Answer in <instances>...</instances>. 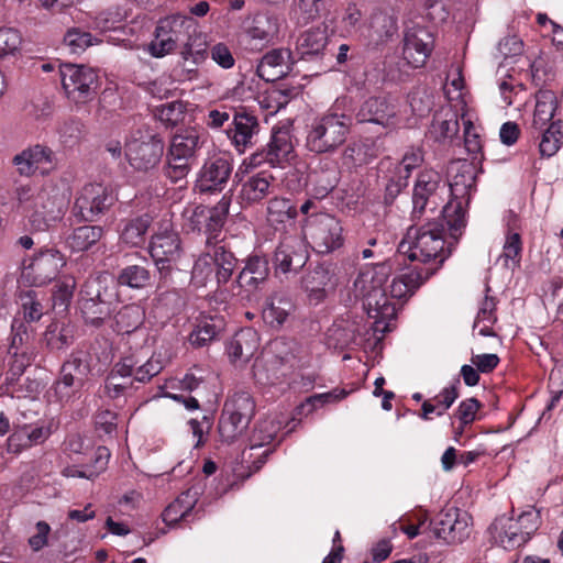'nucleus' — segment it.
<instances>
[{"mask_svg":"<svg viewBox=\"0 0 563 563\" xmlns=\"http://www.w3.org/2000/svg\"><path fill=\"white\" fill-rule=\"evenodd\" d=\"M88 355L84 352H74L60 368L59 379L54 385L55 394L60 401H68L79 391L90 374Z\"/></svg>","mask_w":563,"mask_h":563,"instance_id":"15","label":"nucleus"},{"mask_svg":"<svg viewBox=\"0 0 563 563\" xmlns=\"http://www.w3.org/2000/svg\"><path fill=\"white\" fill-rule=\"evenodd\" d=\"M470 520L466 511L454 506L445 507L434 521L433 533L449 544L462 543L470 537Z\"/></svg>","mask_w":563,"mask_h":563,"instance_id":"18","label":"nucleus"},{"mask_svg":"<svg viewBox=\"0 0 563 563\" xmlns=\"http://www.w3.org/2000/svg\"><path fill=\"white\" fill-rule=\"evenodd\" d=\"M223 329V320L218 317L203 318L189 335L192 346L202 347L216 340Z\"/></svg>","mask_w":563,"mask_h":563,"instance_id":"43","label":"nucleus"},{"mask_svg":"<svg viewBox=\"0 0 563 563\" xmlns=\"http://www.w3.org/2000/svg\"><path fill=\"white\" fill-rule=\"evenodd\" d=\"M194 29L197 27L190 18L181 14L165 16L157 22L154 38L147 44L146 51L151 56L162 58L173 53Z\"/></svg>","mask_w":563,"mask_h":563,"instance_id":"10","label":"nucleus"},{"mask_svg":"<svg viewBox=\"0 0 563 563\" xmlns=\"http://www.w3.org/2000/svg\"><path fill=\"white\" fill-rule=\"evenodd\" d=\"M110 459V451L106 446H98L95 452L93 464L86 465L82 470L77 467H66L63 475L66 477H81L93 479L107 468Z\"/></svg>","mask_w":563,"mask_h":563,"instance_id":"46","label":"nucleus"},{"mask_svg":"<svg viewBox=\"0 0 563 563\" xmlns=\"http://www.w3.org/2000/svg\"><path fill=\"white\" fill-rule=\"evenodd\" d=\"M200 37V33L197 29H194L192 33L183 41L184 43L179 51L180 60L178 63L191 62L192 65H199L206 59L207 51L205 43H198Z\"/></svg>","mask_w":563,"mask_h":563,"instance_id":"49","label":"nucleus"},{"mask_svg":"<svg viewBox=\"0 0 563 563\" xmlns=\"http://www.w3.org/2000/svg\"><path fill=\"white\" fill-rule=\"evenodd\" d=\"M22 43V36L16 29L0 27V58L14 54Z\"/></svg>","mask_w":563,"mask_h":563,"instance_id":"61","label":"nucleus"},{"mask_svg":"<svg viewBox=\"0 0 563 563\" xmlns=\"http://www.w3.org/2000/svg\"><path fill=\"white\" fill-rule=\"evenodd\" d=\"M338 279L332 264L319 263L301 278V287L312 305L321 303L336 287Z\"/></svg>","mask_w":563,"mask_h":563,"instance_id":"19","label":"nucleus"},{"mask_svg":"<svg viewBox=\"0 0 563 563\" xmlns=\"http://www.w3.org/2000/svg\"><path fill=\"white\" fill-rule=\"evenodd\" d=\"M437 273L435 267H421L419 264L412 266L408 272L396 276L390 286L389 295L395 299L411 297L431 276Z\"/></svg>","mask_w":563,"mask_h":563,"instance_id":"28","label":"nucleus"},{"mask_svg":"<svg viewBox=\"0 0 563 563\" xmlns=\"http://www.w3.org/2000/svg\"><path fill=\"white\" fill-rule=\"evenodd\" d=\"M100 225H81L75 228L66 238V245L73 252H86L96 245L103 236Z\"/></svg>","mask_w":563,"mask_h":563,"instance_id":"39","label":"nucleus"},{"mask_svg":"<svg viewBox=\"0 0 563 563\" xmlns=\"http://www.w3.org/2000/svg\"><path fill=\"white\" fill-rule=\"evenodd\" d=\"M308 260L307 249L298 235H285L279 242L274 265L277 272L287 274L302 268Z\"/></svg>","mask_w":563,"mask_h":563,"instance_id":"22","label":"nucleus"},{"mask_svg":"<svg viewBox=\"0 0 563 563\" xmlns=\"http://www.w3.org/2000/svg\"><path fill=\"white\" fill-rule=\"evenodd\" d=\"M295 157L290 131L287 128H274L266 147L252 155L253 165L268 163L271 166H283Z\"/></svg>","mask_w":563,"mask_h":563,"instance_id":"21","label":"nucleus"},{"mask_svg":"<svg viewBox=\"0 0 563 563\" xmlns=\"http://www.w3.org/2000/svg\"><path fill=\"white\" fill-rule=\"evenodd\" d=\"M374 154L371 147L364 142H352L343 151V159L345 164L356 167L368 164Z\"/></svg>","mask_w":563,"mask_h":563,"instance_id":"54","label":"nucleus"},{"mask_svg":"<svg viewBox=\"0 0 563 563\" xmlns=\"http://www.w3.org/2000/svg\"><path fill=\"white\" fill-rule=\"evenodd\" d=\"M562 129L563 121L555 120L552 121L550 125L545 126L542 131H538L541 133L539 152L542 157H551L559 151L561 139L563 136Z\"/></svg>","mask_w":563,"mask_h":563,"instance_id":"47","label":"nucleus"},{"mask_svg":"<svg viewBox=\"0 0 563 563\" xmlns=\"http://www.w3.org/2000/svg\"><path fill=\"white\" fill-rule=\"evenodd\" d=\"M230 206L231 195L225 194L216 206L208 208V213L206 214V233L208 234L207 243H210L211 239H216L223 228L229 214Z\"/></svg>","mask_w":563,"mask_h":563,"instance_id":"45","label":"nucleus"},{"mask_svg":"<svg viewBox=\"0 0 563 563\" xmlns=\"http://www.w3.org/2000/svg\"><path fill=\"white\" fill-rule=\"evenodd\" d=\"M202 143L201 134L197 130H184L174 135L169 146V156L190 159L195 156L196 151L202 145Z\"/></svg>","mask_w":563,"mask_h":563,"instance_id":"41","label":"nucleus"},{"mask_svg":"<svg viewBox=\"0 0 563 563\" xmlns=\"http://www.w3.org/2000/svg\"><path fill=\"white\" fill-rule=\"evenodd\" d=\"M459 129L457 114L454 112H446L444 115H437L433 119L430 133L437 141H442L455 136Z\"/></svg>","mask_w":563,"mask_h":563,"instance_id":"53","label":"nucleus"},{"mask_svg":"<svg viewBox=\"0 0 563 563\" xmlns=\"http://www.w3.org/2000/svg\"><path fill=\"white\" fill-rule=\"evenodd\" d=\"M135 360L139 361L136 366L134 367L133 380L139 383H146L151 380L154 376L158 375L163 369V363L159 358L151 356L145 363H141V360L133 355Z\"/></svg>","mask_w":563,"mask_h":563,"instance_id":"58","label":"nucleus"},{"mask_svg":"<svg viewBox=\"0 0 563 563\" xmlns=\"http://www.w3.org/2000/svg\"><path fill=\"white\" fill-rule=\"evenodd\" d=\"M363 13L355 3H349L341 16V27L347 34L355 33L362 24Z\"/></svg>","mask_w":563,"mask_h":563,"instance_id":"63","label":"nucleus"},{"mask_svg":"<svg viewBox=\"0 0 563 563\" xmlns=\"http://www.w3.org/2000/svg\"><path fill=\"white\" fill-rule=\"evenodd\" d=\"M460 380H455L451 386L444 387L433 399V404L438 406L437 416H442L459 397L457 386Z\"/></svg>","mask_w":563,"mask_h":563,"instance_id":"64","label":"nucleus"},{"mask_svg":"<svg viewBox=\"0 0 563 563\" xmlns=\"http://www.w3.org/2000/svg\"><path fill=\"white\" fill-rule=\"evenodd\" d=\"M155 117L167 126H175L184 118V104L173 101L156 108Z\"/></svg>","mask_w":563,"mask_h":563,"instance_id":"59","label":"nucleus"},{"mask_svg":"<svg viewBox=\"0 0 563 563\" xmlns=\"http://www.w3.org/2000/svg\"><path fill=\"white\" fill-rule=\"evenodd\" d=\"M389 275V266L379 264L362 269L353 284L355 297L363 301V309L375 322L394 319L396 305L390 301L384 284Z\"/></svg>","mask_w":563,"mask_h":563,"instance_id":"4","label":"nucleus"},{"mask_svg":"<svg viewBox=\"0 0 563 563\" xmlns=\"http://www.w3.org/2000/svg\"><path fill=\"white\" fill-rule=\"evenodd\" d=\"M295 311L296 305L291 296L278 291L266 298L262 310V318L272 329L279 330L294 316Z\"/></svg>","mask_w":563,"mask_h":563,"instance_id":"27","label":"nucleus"},{"mask_svg":"<svg viewBox=\"0 0 563 563\" xmlns=\"http://www.w3.org/2000/svg\"><path fill=\"white\" fill-rule=\"evenodd\" d=\"M446 184L439 173L432 169L421 172L412 192V220H420L427 210L434 211L443 201Z\"/></svg>","mask_w":563,"mask_h":563,"instance_id":"14","label":"nucleus"},{"mask_svg":"<svg viewBox=\"0 0 563 563\" xmlns=\"http://www.w3.org/2000/svg\"><path fill=\"white\" fill-rule=\"evenodd\" d=\"M12 335L11 342L9 346V353L18 357L21 355L25 356V351L23 347L29 343L30 334L29 329L25 322L19 318H14L11 324Z\"/></svg>","mask_w":563,"mask_h":563,"instance_id":"55","label":"nucleus"},{"mask_svg":"<svg viewBox=\"0 0 563 563\" xmlns=\"http://www.w3.org/2000/svg\"><path fill=\"white\" fill-rule=\"evenodd\" d=\"M540 510L534 507L522 511L517 519L500 516L488 527L489 540L506 550L526 544L539 529Z\"/></svg>","mask_w":563,"mask_h":563,"instance_id":"6","label":"nucleus"},{"mask_svg":"<svg viewBox=\"0 0 563 563\" xmlns=\"http://www.w3.org/2000/svg\"><path fill=\"white\" fill-rule=\"evenodd\" d=\"M297 216V207L289 198L274 197L267 202L266 220L275 230H284L287 223L294 224Z\"/></svg>","mask_w":563,"mask_h":563,"instance_id":"32","label":"nucleus"},{"mask_svg":"<svg viewBox=\"0 0 563 563\" xmlns=\"http://www.w3.org/2000/svg\"><path fill=\"white\" fill-rule=\"evenodd\" d=\"M260 130V122L255 115L246 111H238L233 117L232 128L227 131V134L234 148L242 154L256 144Z\"/></svg>","mask_w":563,"mask_h":563,"instance_id":"24","label":"nucleus"},{"mask_svg":"<svg viewBox=\"0 0 563 563\" xmlns=\"http://www.w3.org/2000/svg\"><path fill=\"white\" fill-rule=\"evenodd\" d=\"M59 76L67 98L75 103H86L97 95L99 80L92 68L64 64L59 67Z\"/></svg>","mask_w":563,"mask_h":563,"instance_id":"13","label":"nucleus"},{"mask_svg":"<svg viewBox=\"0 0 563 563\" xmlns=\"http://www.w3.org/2000/svg\"><path fill=\"white\" fill-rule=\"evenodd\" d=\"M148 253L159 273L161 280L166 283L184 253L180 236L170 219L163 218L157 223L148 243Z\"/></svg>","mask_w":563,"mask_h":563,"instance_id":"8","label":"nucleus"},{"mask_svg":"<svg viewBox=\"0 0 563 563\" xmlns=\"http://www.w3.org/2000/svg\"><path fill=\"white\" fill-rule=\"evenodd\" d=\"M164 141L150 128L137 129L124 144V155L129 165L140 173L155 169L164 154Z\"/></svg>","mask_w":563,"mask_h":563,"instance_id":"9","label":"nucleus"},{"mask_svg":"<svg viewBox=\"0 0 563 563\" xmlns=\"http://www.w3.org/2000/svg\"><path fill=\"white\" fill-rule=\"evenodd\" d=\"M295 64L288 48H274L267 52L257 65V75L265 81H276L287 76Z\"/></svg>","mask_w":563,"mask_h":563,"instance_id":"26","label":"nucleus"},{"mask_svg":"<svg viewBox=\"0 0 563 563\" xmlns=\"http://www.w3.org/2000/svg\"><path fill=\"white\" fill-rule=\"evenodd\" d=\"M85 321L93 327H100L103 323L108 309L104 305L97 302L95 299H86L81 307Z\"/></svg>","mask_w":563,"mask_h":563,"instance_id":"62","label":"nucleus"},{"mask_svg":"<svg viewBox=\"0 0 563 563\" xmlns=\"http://www.w3.org/2000/svg\"><path fill=\"white\" fill-rule=\"evenodd\" d=\"M443 222L444 219L441 222L434 219L409 227L399 243V252L423 264L421 267H435L438 272L451 254L450 244L445 245Z\"/></svg>","mask_w":563,"mask_h":563,"instance_id":"2","label":"nucleus"},{"mask_svg":"<svg viewBox=\"0 0 563 563\" xmlns=\"http://www.w3.org/2000/svg\"><path fill=\"white\" fill-rule=\"evenodd\" d=\"M115 331L120 334H139L145 320V311L140 305H126L114 317Z\"/></svg>","mask_w":563,"mask_h":563,"instance_id":"40","label":"nucleus"},{"mask_svg":"<svg viewBox=\"0 0 563 563\" xmlns=\"http://www.w3.org/2000/svg\"><path fill=\"white\" fill-rule=\"evenodd\" d=\"M328 48V30L325 25L303 32L297 40V51L301 58L319 55Z\"/></svg>","mask_w":563,"mask_h":563,"instance_id":"37","label":"nucleus"},{"mask_svg":"<svg viewBox=\"0 0 563 563\" xmlns=\"http://www.w3.org/2000/svg\"><path fill=\"white\" fill-rule=\"evenodd\" d=\"M269 274L268 261L262 256H251L239 273L235 284L246 292L257 290L265 283Z\"/></svg>","mask_w":563,"mask_h":563,"instance_id":"30","label":"nucleus"},{"mask_svg":"<svg viewBox=\"0 0 563 563\" xmlns=\"http://www.w3.org/2000/svg\"><path fill=\"white\" fill-rule=\"evenodd\" d=\"M397 19L382 10L373 12L369 20V41L380 45L390 40L397 32Z\"/></svg>","mask_w":563,"mask_h":563,"instance_id":"35","label":"nucleus"},{"mask_svg":"<svg viewBox=\"0 0 563 563\" xmlns=\"http://www.w3.org/2000/svg\"><path fill=\"white\" fill-rule=\"evenodd\" d=\"M256 410V405L250 391L234 390L223 405L218 423L222 442L232 443L244 434Z\"/></svg>","mask_w":563,"mask_h":563,"instance_id":"7","label":"nucleus"},{"mask_svg":"<svg viewBox=\"0 0 563 563\" xmlns=\"http://www.w3.org/2000/svg\"><path fill=\"white\" fill-rule=\"evenodd\" d=\"M258 346V336L253 329H243L239 331L227 346L228 355L231 362H247L255 353Z\"/></svg>","mask_w":563,"mask_h":563,"instance_id":"33","label":"nucleus"},{"mask_svg":"<svg viewBox=\"0 0 563 563\" xmlns=\"http://www.w3.org/2000/svg\"><path fill=\"white\" fill-rule=\"evenodd\" d=\"M558 108V98L552 90H539L536 95V108L531 128L536 131H542L552 122Z\"/></svg>","mask_w":563,"mask_h":563,"instance_id":"38","label":"nucleus"},{"mask_svg":"<svg viewBox=\"0 0 563 563\" xmlns=\"http://www.w3.org/2000/svg\"><path fill=\"white\" fill-rule=\"evenodd\" d=\"M115 200L110 187L100 183L86 184L76 192L71 214L78 222H93L106 214Z\"/></svg>","mask_w":563,"mask_h":563,"instance_id":"11","label":"nucleus"},{"mask_svg":"<svg viewBox=\"0 0 563 563\" xmlns=\"http://www.w3.org/2000/svg\"><path fill=\"white\" fill-rule=\"evenodd\" d=\"M19 299L23 314L22 320L26 322L38 321L43 314V307L36 299L35 292L33 290L21 292Z\"/></svg>","mask_w":563,"mask_h":563,"instance_id":"57","label":"nucleus"},{"mask_svg":"<svg viewBox=\"0 0 563 563\" xmlns=\"http://www.w3.org/2000/svg\"><path fill=\"white\" fill-rule=\"evenodd\" d=\"M152 218L148 214H142L132 219L122 221L120 230V242L130 246L139 247L145 243V235L151 227Z\"/></svg>","mask_w":563,"mask_h":563,"instance_id":"36","label":"nucleus"},{"mask_svg":"<svg viewBox=\"0 0 563 563\" xmlns=\"http://www.w3.org/2000/svg\"><path fill=\"white\" fill-rule=\"evenodd\" d=\"M197 503L196 495H178L164 510L162 517L167 525H174L179 520L186 519L189 511Z\"/></svg>","mask_w":563,"mask_h":563,"instance_id":"51","label":"nucleus"},{"mask_svg":"<svg viewBox=\"0 0 563 563\" xmlns=\"http://www.w3.org/2000/svg\"><path fill=\"white\" fill-rule=\"evenodd\" d=\"M395 114V106L386 97H372L361 106L356 118L360 122H371L388 126Z\"/></svg>","mask_w":563,"mask_h":563,"instance_id":"31","label":"nucleus"},{"mask_svg":"<svg viewBox=\"0 0 563 563\" xmlns=\"http://www.w3.org/2000/svg\"><path fill=\"white\" fill-rule=\"evenodd\" d=\"M152 274L142 265H129L118 274V284L134 289H142L151 285Z\"/></svg>","mask_w":563,"mask_h":563,"instance_id":"48","label":"nucleus"},{"mask_svg":"<svg viewBox=\"0 0 563 563\" xmlns=\"http://www.w3.org/2000/svg\"><path fill=\"white\" fill-rule=\"evenodd\" d=\"M14 198L18 211L27 216L34 231L49 230L64 216L65 199L54 186L20 185Z\"/></svg>","mask_w":563,"mask_h":563,"instance_id":"1","label":"nucleus"},{"mask_svg":"<svg viewBox=\"0 0 563 563\" xmlns=\"http://www.w3.org/2000/svg\"><path fill=\"white\" fill-rule=\"evenodd\" d=\"M66 264L64 255L56 249H43L24 265L23 275L36 286L54 280Z\"/></svg>","mask_w":563,"mask_h":563,"instance_id":"20","label":"nucleus"},{"mask_svg":"<svg viewBox=\"0 0 563 563\" xmlns=\"http://www.w3.org/2000/svg\"><path fill=\"white\" fill-rule=\"evenodd\" d=\"M213 264L217 266L216 277L218 284H227L236 266L233 253L223 245H216L213 251Z\"/></svg>","mask_w":563,"mask_h":563,"instance_id":"52","label":"nucleus"},{"mask_svg":"<svg viewBox=\"0 0 563 563\" xmlns=\"http://www.w3.org/2000/svg\"><path fill=\"white\" fill-rule=\"evenodd\" d=\"M379 167L386 180L385 201L391 203L402 189L407 187L409 177L391 164L390 158L383 159Z\"/></svg>","mask_w":563,"mask_h":563,"instance_id":"42","label":"nucleus"},{"mask_svg":"<svg viewBox=\"0 0 563 563\" xmlns=\"http://www.w3.org/2000/svg\"><path fill=\"white\" fill-rule=\"evenodd\" d=\"M46 346L52 351H63L74 342V330L70 325L52 323L44 333Z\"/></svg>","mask_w":563,"mask_h":563,"instance_id":"50","label":"nucleus"},{"mask_svg":"<svg viewBox=\"0 0 563 563\" xmlns=\"http://www.w3.org/2000/svg\"><path fill=\"white\" fill-rule=\"evenodd\" d=\"M54 161L53 151L44 145L36 144L23 150L12 158L16 173L30 177L41 170L46 173L52 168Z\"/></svg>","mask_w":563,"mask_h":563,"instance_id":"25","label":"nucleus"},{"mask_svg":"<svg viewBox=\"0 0 563 563\" xmlns=\"http://www.w3.org/2000/svg\"><path fill=\"white\" fill-rule=\"evenodd\" d=\"M137 363L139 361L131 354L123 356L113 365L104 382V391L109 398H120L132 386L130 378Z\"/></svg>","mask_w":563,"mask_h":563,"instance_id":"29","label":"nucleus"},{"mask_svg":"<svg viewBox=\"0 0 563 563\" xmlns=\"http://www.w3.org/2000/svg\"><path fill=\"white\" fill-rule=\"evenodd\" d=\"M277 32V20L268 14H256L245 29L250 40L260 43L269 42Z\"/></svg>","mask_w":563,"mask_h":563,"instance_id":"44","label":"nucleus"},{"mask_svg":"<svg viewBox=\"0 0 563 563\" xmlns=\"http://www.w3.org/2000/svg\"><path fill=\"white\" fill-rule=\"evenodd\" d=\"M521 252L522 243L520 234L517 232H508L500 255V258L505 261V265L508 266V262L510 261L514 266H518L521 260Z\"/></svg>","mask_w":563,"mask_h":563,"instance_id":"60","label":"nucleus"},{"mask_svg":"<svg viewBox=\"0 0 563 563\" xmlns=\"http://www.w3.org/2000/svg\"><path fill=\"white\" fill-rule=\"evenodd\" d=\"M232 170L233 158L229 153L213 154L200 168L196 187L201 194L220 192L227 187Z\"/></svg>","mask_w":563,"mask_h":563,"instance_id":"17","label":"nucleus"},{"mask_svg":"<svg viewBox=\"0 0 563 563\" xmlns=\"http://www.w3.org/2000/svg\"><path fill=\"white\" fill-rule=\"evenodd\" d=\"M352 117L339 112L338 101L321 117L316 118L310 124L306 146L317 154L333 153L350 134Z\"/></svg>","mask_w":563,"mask_h":563,"instance_id":"5","label":"nucleus"},{"mask_svg":"<svg viewBox=\"0 0 563 563\" xmlns=\"http://www.w3.org/2000/svg\"><path fill=\"white\" fill-rule=\"evenodd\" d=\"M282 428V421L267 418L256 423L250 439V448L242 453L243 462L250 464L253 472H257L265 464L266 459L273 453L274 448H266L262 452H255L269 445L277 437Z\"/></svg>","mask_w":563,"mask_h":563,"instance_id":"16","label":"nucleus"},{"mask_svg":"<svg viewBox=\"0 0 563 563\" xmlns=\"http://www.w3.org/2000/svg\"><path fill=\"white\" fill-rule=\"evenodd\" d=\"M433 44V36L426 27L413 26L405 33L404 57L412 67H421L429 58Z\"/></svg>","mask_w":563,"mask_h":563,"instance_id":"23","label":"nucleus"},{"mask_svg":"<svg viewBox=\"0 0 563 563\" xmlns=\"http://www.w3.org/2000/svg\"><path fill=\"white\" fill-rule=\"evenodd\" d=\"M305 235L312 249L321 254L331 253L344 244L343 227L334 216L320 212L307 219Z\"/></svg>","mask_w":563,"mask_h":563,"instance_id":"12","label":"nucleus"},{"mask_svg":"<svg viewBox=\"0 0 563 563\" xmlns=\"http://www.w3.org/2000/svg\"><path fill=\"white\" fill-rule=\"evenodd\" d=\"M327 168L314 172L317 191L321 196L328 195L339 183L340 172L333 162L325 163Z\"/></svg>","mask_w":563,"mask_h":563,"instance_id":"56","label":"nucleus"},{"mask_svg":"<svg viewBox=\"0 0 563 563\" xmlns=\"http://www.w3.org/2000/svg\"><path fill=\"white\" fill-rule=\"evenodd\" d=\"M449 173L451 200L441 213L451 238L456 241L466 227V208L475 189V167L466 161H459L450 165Z\"/></svg>","mask_w":563,"mask_h":563,"instance_id":"3","label":"nucleus"},{"mask_svg":"<svg viewBox=\"0 0 563 563\" xmlns=\"http://www.w3.org/2000/svg\"><path fill=\"white\" fill-rule=\"evenodd\" d=\"M273 181L274 177L265 172L252 175L243 181L239 197L247 205L260 202L272 192Z\"/></svg>","mask_w":563,"mask_h":563,"instance_id":"34","label":"nucleus"}]
</instances>
